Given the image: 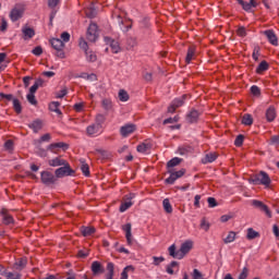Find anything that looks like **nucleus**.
I'll return each instance as SVG.
<instances>
[{
    "label": "nucleus",
    "mask_w": 279,
    "mask_h": 279,
    "mask_svg": "<svg viewBox=\"0 0 279 279\" xmlns=\"http://www.w3.org/2000/svg\"><path fill=\"white\" fill-rule=\"evenodd\" d=\"M99 130H101V128L97 124H92L89 126H87L86 132L88 134V136H93V134H97V132H99Z\"/></svg>",
    "instance_id": "72a5a7b5"
},
{
    "label": "nucleus",
    "mask_w": 279,
    "mask_h": 279,
    "mask_svg": "<svg viewBox=\"0 0 279 279\" xmlns=\"http://www.w3.org/2000/svg\"><path fill=\"white\" fill-rule=\"evenodd\" d=\"M218 156L219 155H217V153H208L202 159V162H203V165H208L210 162H215V160H217Z\"/></svg>",
    "instance_id": "5701e85b"
},
{
    "label": "nucleus",
    "mask_w": 279,
    "mask_h": 279,
    "mask_svg": "<svg viewBox=\"0 0 279 279\" xmlns=\"http://www.w3.org/2000/svg\"><path fill=\"white\" fill-rule=\"evenodd\" d=\"M0 215L2 217V221L5 226H10V223H14V218L8 214V209L2 208L0 211Z\"/></svg>",
    "instance_id": "f3484780"
},
{
    "label": "nucleus",
    "mask_w": 279,
    "mask_h": 279,
    "mask_svg": "<svg viewBox=\"0 0 279 279\" xmlns=\"http://www.w3.org/2000/svg\"><path fill=\"white\" fill-rule=\"evenodd\" d=\"M252 206L258 208V210L265 213V215L268 216L269 219H271V210H269V206H267L265 203L254 199L252 201Z\"/></svg>",
    "instance_id": "6e6552de"
},
{
    "label": "nucleus",
    "mask_w": 279,
    "mask_h": 279,
    "mask_svg": "<svg viewBox=\"0 0 279 279\" xmlns=\"http://www.w3.org/2000/svg\"><path fill=\"white\" fill-rule=\"evenodd\" d=\"M269 70V63H267V61H262L257 69H256V73L260 74V73H265V71Z\"/></svg>",
    "instance_id": "f704fd0d"
},
{
    "label": "nucleus",
    "mask_w": 279,
    "mask_h": 279,
    "mask_svg": "<svg viewBox=\"0 0 279 279\" xmlns=\"http://www.w3.org/2000/svg\"><path fill=\"white\" fill-rule=\"evenodd\" d=\"M182 162V158H179V157H174L172 159H170L168 162H167V169L168 171L169 170H172L173 167H178V165H180Z\"/></svg>",
    "instance_id": "bb28decb"
},
{
    "label": "nucleus",
    "mask_w": 279,
    "mask_h": 279,
    "mask_svg": "<svg viewBox=\"0 0 279 279\" xmlns=\"http://www.w3.org/2000/svg\"><path fill=\"white\" fill-rule=\"evenodd\" d=\"M37 156L40 158H47V149L38 147L36 150Z\"/></svg>",
    "instance_id": "13d9d810"
},
{
    "label": "nucleus",
    "mask_w": 279,
    "mask_h": 279,
    "mask_svg": "<svg viewBox=\"0 0 279 279\" xmlns=\"http://www.w3.org/2000/svg\"><path fill=\"white\" fill-rule=\"evenodd\" d=\"M194 56H195V48L190 47L187 49V53H186V57H185L186 64H191V60H193Z\"/></svg>",
    "instance_id": "a19ab883"
},
{
    "label": "nucleus",
    "mask_w": 279,
    "mask_h": 279,
    "mask_svg": "<svg viewBox=\"0 0 279 279\" xmlns=\"http://www.w3.org/2000/svg\"><path fill=\"white\" fill-rule=\"evenodd\" d=\"M81 234H83L84 236H93V234H95L96 229L95 227H81Z\"/></svg>",
    "instance_id": "393cba45"
},
{
    "label": "nucleus",
    "mask_w": 279,
    "mask_h": 279,
    "mask_svg": "<svg viewBox=\"0 0 279 279\" xmlns=\"http://www.w3.org/2000/svg\"><path fill=\"white\" fill-rule=\"evenodd\" d=\"M130 272H134V266L130 265V266H126L122 272H121V278L120 279H128V274Z\"/></svg>",
    "instance_id": "79ce46f5"
},
{
    "label": "nucleus",
    "mask_w": 279,
    "mask_h": 279,
    "mask_svg": "<svg viewBox=\"0 0 279 279\" xmlns=\"http://www.w3.org/2000/svg\"><path fill=\"white\" fill-rule=\"evenodd\" d=\"M61 40L62 43H69V40H71V34H69L68 32L62 33Z\"/></svg>",
    "instance_id": "0e129e2a"
},
{
    "label": "nucleus",
    "mask_w": 279,
    "mask_h": 279,
    "mask_svg": "<svg viewBox=\"0 0 279 279\" xmlns=\"http://www.w3.org/2000/svg\"><path fill=\"white\" fill-rule=\"evenodd\" d=\"M153 77H154V74H151V72L143 73V78L145 80V82H151Z\"/></svg>",
    "instance_id": "774afa93"
},
{
    "label": "nucleus",
    "mask_w": 279,
    "mask_h": 279,
    "mask_svg": "<svg viewBox=\"0 0 279 279\" xmlns=\"http://www.w3.org/2000/svg\"><path fill=\"white\" fill-rule=\"evenodd\" d=\"M153 265H155L156 267H158V265H160V263H165V257L163 256H160V257H156L154 256L153 257Z\"/></svg>",
    "instance_id": "bf43d9fd"
},
{
    "label": "nucleus",
    "mask_w": 279,
    "mask_h": 279,
    "mask_svg": "<svg viewBox=\"0 0 279 279\" xmlns=\"http://www.w3.org/2000/svg\"><path fill=\"white\" fill-rule=\"evenodd\" d=\"M50 45L56 49V51H62V49H64V41L60 38H52L50 40Z\"/></svg>",
    "instance_id": "aec40b11"
},
{
    "label": "nucleus",
    "mask_w": 279,
    "mask_h": 279,
    "mask_svg": "<svg viewBox=\"0 0 279 279\" xmlns=\"http://www.w3.org/2000/svg\"><path fill=\"white\" fill-rule=\"evenodd\" d=\"M26 98H27V101L32 106H37L38 105V100H36V95L29 93V94H27Z\"/></svg>",
    "instance_id": "8fccbe9b"
},
{
    "label": "nucleus",
    "mask_w": 279,
    "mask_h": 279,
    "mask_svg": "<svg viewBox=\"0 0 279 279\" xmlns=\"http://www.w3.org/2000/svg\"><path fill=\"white\" fill-rule=\"evenodd\" d=\"M32 53L34 54V56H43V47L41 46H37V47H35L33 50H32Z\"/></svg>",
    "instance_id": "680f3d73"
},
{
    "label": "nucleus",
    "mask_w": 279,
    "mask_h": 279,
    "mask_svg": "<svg viewBox=\"0 0 279 279\" xmlns=\"http://www.w3.org/2000/svg\"><path fill=\"white\" fill-rule=\"evenodd\" d=\"M238 36L241 38H245L247 36V31H245V26H240L236 31Z\"/></svg>",
    "instance_id": "5fc2aeb1"
},
{
    "label": "nucleus",
    "mask_w": 279,
    "mask_h": 279,
    "mask_svg": "<svg viewBox=\"0 0 279 279\" xmlns=\"http://www.w3.org/2000/svg\"><path fill=\"white\" fill-rule=\"evenodd\" d=\"M202 112L197 111V109H192L185 117L187 123H197L199 121V117Z\"/></svg>",
    "instance_id": "9d476101"
},
{
    "label": "nucleus",
    "mask_w": 279,
    "mask_h": 279,
    "mask_svg": "<svg viewBox=\"0 0 279 279\" xmlns=\"http://www.w3.org/2000/svg\"><path fill=\"white\" fill-rule=\"evenodd\" d=\"M251 93L254 97H259L260 96V87L259 86H256V85H253L251 87Z\"/></svg>",
    "instance_id": "864d4df0"
},
{
    "label": "nucleus",
    "mask_w": 279,
    "mask_h": 279,
    "mask_svg": "<svg viewBox=\"0 0 279 279\" xmlns=\"http://www.w3.org/2000/svg\"><path fill=\"white\" fill-rule=\"evenodd\" d=\"M7 279H21V274L7 272Z\"/></svg>",
    "instance_id": "69168bd1"
},
{
    "label": "nucleus",
    "mask_w": 279,
    "mask_h": 279,
    "mask_svg": "<svg viewBox=\"0 0 279 279\" xmlns=\"http://www.w3.org/2000/svg\"><path fill=\"white\" fill-rule=\"evenodd\" d=\"M87 62H97V54L93 52L92 50H87L85 52Z\"/></svg>",
    "instance_id": "c03bdc74"
},
{
    "label": "nucleus",
    "mask_w": 279,
    "mask_h": 279,
    "mask_svg": "<svg viewBox=\"0 0 279 279\" xmlns=\"http://www.w3.org/2000/svg\"><path fill=\"white\" fill-rule=\"evenodd\" d=\"M260 236V233L254 230L253 228L247 229L246 239L248 241H254V239H258Z\"/></svg>",
    "instance_id": "cd10ccee"
},
{
    "label": "nucleus",
    "mask_w": 279,
    "mask_h": 279,
    "mask_svg": "<svg viewBox=\"0 0 279 279\" xmlns=\"http://www.w3.org/2000/svg\"><path fill=\"white\" fill-rule=\"evenodd\" d=\"M28 128L33 130L34 134H38L40 130H43V120L36 119L32 123L28 124Z\"/></svg>",
    "instance_id": "a211bd4d"
},
{
    "label": "nucleus",
    "mask_w": 279,
    "mask_h": 279,
    "mask_svg": "<svg viewBox=\"0 0 279 279\" xmlns=\"http://www.w3.org/2000/svg\"><path fill=\"white\" fill-rule=\"evenodd\" d=\"M49 141H51V134L46 133L40 137L39 143H49Z\"/></svg>",
    "instance_id": "e2e57ef3"
},
{
    "label": "nucleus",
    "mask_w": 279,
    "mask_h": 279,
    "mask_svg": "<svg viewBox=\"0 0 279 279\" xmlns=\"http://www.w3.org/2000/svg\"><path fill=\"white\" fill-rule=\"evenodd\" d=\"M180 121V117L175 116L174 118H168L163 120V125H167L169 123H178Z\"/></svg>",
    "instance_id": "4d7b16f0"
},
{
    "label": "nucleus",
    "mask_w": 279,
    "mask_h": 279,
    "mask_svg": "<svg viewBox=\"0 0 279 279\" xmlns=\"http://www.w3.org/2000/svg\"><path fill=\"white\" fill-rule=\"evenodd\" d=\"M105 122H106V116L101 113L96 116V125H99L101 128V125H104Z\"/></svg>",
    "instance_id": "3c124183"
},
{
    "label": "nucleus",
    "mask_w": 279,
    "mask_h": 279,
    "mask_svg": "<svg viewBox=\"0 0 279 279\" xmlns=\"http://www.w3.org/2000/svg\"><path fill=\"white\" fill-rule=\"evenodd\" d=\"M248 269L247 267H244L241 271V274L239 275L238 279H246L247 278V274H248Z\"/></svg>",
    "instance_id": "338daca9"
},
{
    "label": "nucleus",
    "mask_w": 279,
    "mask_h": 279,
    "mask_svg": "<svg viewBox=\"0 0 279 279\" xmlns=\"http://www.w3.org/2000/svg\"><path fill=\"white\" fill-rule=\"evenodd\" d=\"M136 197V194L131 193L129 195H125V201L124 203L121 204L120 206V213H125V210H128L129 208H132L133 204L132 199H134Z\"/></svg>",
    "instance_id": "1a4fd4ad"
},
{
    "label": "nucleus",
    "mask_w": 279,
    "mask_h": 279,
    "mask_svg": "<svg viewBox=\"0 0 279 279\" xmlns=\"http://www.w3.org/2000/svg\"><path fill=\"white\" fill-rule=\"evenodd\" d=\"M12 101L14 111L16 112V114H21V112H23V106L21 105V100L14 98Z\"/></svg>",
    "instance_id": "c9c22d12"
},
{
    "label": "nucleus",
    "mask_w": 279,
    "mask_h": 279,
    "mask_svg": "<svg viewBox=\"0 0 279 279\" xmlns=\"http://www.w3.org/2000/svg\"><path fill=\"white\" fill-rule=\"evenodd\" d=\"M201 228L205 230V232H208L210 230V223L206 221V218H203L201 221Z\"/></svg>",
    "instance_id": "6e6d98bb"
},
{
    "label": "nucleus",
    "mask_w": 279,
    "mask_h": 279,
    "mask_svg": "<svg viewBox=\"0 0 279 279\" xmlns=\"http://www.w3.org/2000/svg\"><path fill=\"white\" fill-rule=\"evenodd\" d=\"M256 0H250V2H244L242 8L245 12H250V10H252V8H256Z\"/></svg>",
    "instance_id": "37998d69"
},
{
    "label": "nucleus",
    "mask_w": 279,
    "mask_h": 279,
    "mask_svg": "<svg viewBox=\"0 0 279 279\" xmlns=\"http://www.w3.org/2000/svg\"><path fill=\"white\" fill-rule=\"evenodd\" d=\"M264 35L266 36L270 45H274V47H278V36H276V33L274 31L267 29L264 32Z\"/></svg>",
    "instance_id": "f8f14e48"
},
{
    "label": "nucleus",
    "mask_w": 279,
    "mask_h": 279,
    "mask_svg": "<svg viewBox=\"0 0 279 279\" xmlns=\"http://www.w3.org/2000/svg\"><path fill=\"white\" fill-rule=\"evenodd\" d=\"M85 14L87 19H95L97 16V9H95V4L90 3L89 7L85 10Z\"/></svg>",
    "instance_id": "b1692460"
},
{
    "label": "nucleus",
    "mask_w": 279,
    "mask_h": 279,
    "mask_svg": "<svg viewBox=\"0 0 279 279\" xmlns=\"http://www.w3.org/2000/svg\"><path fill=\"white\" fill-rule=\"evenodd\" d=\"M134 132H136V126L134 124H126V125L121 126V129H120V134L124 138H128V135L134 134Z\"/></svg>",
    "instance_id": "9b49d317"
},
{
    "label": "nucleus",
    "mask_w": 279,
    "mask_h": 279,
    "mask_svg": "<svg viewBox=\"0 0 279 279\" xmlns=\"http://www.w3.org/2000/svg\"><path fill=\"white\" fill-rule=\"evenodd\" d=\"M40 180L41 184H45V186H53L54 184H58V177L47 170L40 172Z\"/></svg>",
    "instance_id": "7ed1b4c3"
},
{
    "label": "nucleus",
    "mask_w": 279,
    "mask_h": 279,
    "mask_svg": "<svg viewBox=\"0 0 279 279\" xmlns=\"http://www.w3.org/2000/svg\"><path fill=\"white\" fill-rule=\"evenodd\" d=\"M266 119H267L268 123H271L272 121H276V107L270 106L266 110Z\"/></svg>",
    "instance_id": "4be33fe9"
},
{
    "label": "nucleus",
    "mask_w": 279,
    "mask_h": 279,
    "mask_svg": "<svg viewBox=\"0 0 279 279\" xmlns=\"http://www.w3.org/2000/svg\"><path fill=\"white\" fill-rule=\"evenodd\" d=\"M122 230L125 232L128 245H132V223L124 225Z\"/></svg>",
    "instance_id": "6ab92c4d"
},
{
    "label": "nucleus",
    "mask_w": 279,
    "mask_h": 279,
    "mask_svg": "<svg viewBox=\"0 0 279 279\" xmlns=\"http://www.w3.org/2000/svg\"><path fill=\"white\" fill-rule=\"evenodd\" d=\"M22 34H23L24 40H29L31 38H34V36H36V31H34V28L25 25L22 27Z\"/></svg>",
    "instance_id": "2eb2a0df"
},
{
    "label": "nucleus",
    "mask_w": 279,
    "mask_h": 279,
    "mask_svg": "<svg viewBox=\"0 0 279 279\" xmlns=\"http://www.w3.org/2000/svg\"><path fill=\"white\" fill-rule=\"evenodd\" d=\"M102 104V108L104 110H106V112H110V110H112V100L105 98L101 101Z\"/></svg>",
    "instance_id": "ea45409f"
},
{
    "label": "nucleus",
    "mask_w": 279,
    "mask_h": 279,
    "mask_svg": "<svg viewBox=\"0 0 279 279\" xmlns=\"http://www.w3.org/2000/svg\"><path fill=\"white\" fill-rule=\"evenodd\" d=\"M81 171L86 178L90 175V168L88 167V163L84 161V159H81Z\"/></svg>",
    "instance_id": "c756f323"
},
{
    "label": "nucleus",
    "mask_w": 279,
    "mask_h": 279,
    "mask_svg": "<svg viewBox=\"0 0 279 279\" xmlns=\"http://www.w3.org/2000/svg\"><path fill=\"white\" fill-rule=\"evenodd\" d=\"M243 141H245V136L243 134L238 135L234 141L235 147H241L243 145Z\"/></svg>",
    "instance_id": "603ef678"
},
{
    "label": "nucleus",
    "mask_w": 279,
    "mask_h": 279,
    "mask_svg": "<svg viewBox=\"0 0 279 279\" xmlns=\"http://www.w3.org/2000/svg\"><path fill=\"white\" fill-rule=\"evenodd\" d=\"M118 97H119L120 101H129L130 100V94H128L125 92V89H120Z\"/></svg>",
    "instance_id": "a18cd8bd"
},
{
    "label": "nucleus",
    "mask_w": 279,
    "mask_h": 279,
    "mask_svg": "<svg viewBox=\"0 0 279 279\" xmlns=\"http://www.w3.org/2000/svg\"><path fill=\"white\" fill-rule=\"evenodd\" d=\"M97 38H99V34H97V24L92 23L87 28V40H89V43H96Z\"/></svg>",
    "instance_id": "0eeeda50"
},
{
    "label": "nucleus",
    "mask_w": 279,
    "mask_h": 279,
    "mask_svg": "<svg viewBox=\"0 0 279 279\" xmlns=\"http://www.w3.org/2000/svg\"><path fill=\"white\" fill-rule=\"evenodd\" d=\"M248 182L251 184L265 186V189H269L271 184V178H269V174L265 171H259L257 174H253Z\"/></svg>",
    "instance_id": "f03ea898"
},
{
    "label": "nucleus",
    "mask_w": 279,
    "mask_h": 279,
    "mask_svg": "<svg viewBox=\"0 0 279 279\" xmlns=\"http://www.w3.org/2000/svg\"><path fill=\"white\" fill-rule=\"evenodd\" d=\"M254 123V118H252V114L245 113L242 117V124L243 125H252Z\"/></svg>",
    "instance_id": "e433bc0d"
},
{
    "label": "nucleus",
    "mask_w": 279,
    "mask_h": 279,
    "mask_svg": "<svg viewBox=\"0 0 279 279\" xmlns=\"http://www.w3.org/2000/svg\"><path fill=\"white\" fill-rule=\"evenodd\" d=\"M104 271H106V269L100 262L96 260L92 263V272L94 274V276H99V274H104Z\"/></svg>",
    "instance_id": "dca6fc26"
},
{
    "label": "nucleus",
    "mask_w": 279,
    "mask_h": 279,
    "mask_svg": "<svg viewBox=\"0 0 279 279\" xmlns=\"http://www.w3.org/2000/svg\"><path fill=\"white\" fill-rule=\"evenodd\" d=\"M162 206L163 210L168 213V215H171V213H173V207L171 206V202L169 201V198H165L162 201Z\"/></svg>",
    "instance_id": "473e14b6"
},
{
    "label": "nucleus",
    "mask_w": 279,
    "mask_h": 279,
    "mask_svg": "<svg viewBox=\"0 0 279 279\" xmlns=\"http://www.w3.org/2000/svg\"><path fill=\"white\" fill-rule=\"evenodd\" d=\"M105 43L110 46L112 53H119V51H121V46H119V41L110 37H105Z\"/></svg>",
    "instance_id": "ddd939ff"
},
{
    "label": "nucleus",
    "mask_w": 279,
    "mask_h": 279,
    "mask_svg": "<svg viewBox=\"0 0 279 279\" xmlns=\"http://www.w3.org/2000/svg\"><path fill=\"white\" fill-rule=\"evenodd\" d=\"M168 173H170V177L166 179V184H174L175 180H179V178H182V175L186 173V169H181L175 172H173V170H168Z\"/></svg>",
    "instance_id": "423d86ee"
},
{
    "label": "nucleus",
    "mask_w": 279,
    "mask_h": 279,
    "mask_svg": "<svg viewBox=\"0 0 279 279\" xmlns=\"http://www.w3.org/2000/svg\"><path fill=\"white\" fill-rule=\"evenodd\" d=\"M26 266H27V259H25V258H20L14 264L15 269H17L20 271H21V269H25Z\"/></svg>",
    "instance_id": "4c0bfd02"
},
{
    "label": "nucleus",
    "mask_w": 279,
    "mask_h": 279,
    "mask_svg": "<svg viewBox=\"0 0 279 279\" xmlns=\"http://www.w3.org/2000/svg\"><path fill=\"white\" fill-rule=\"evenodd\" d=\"M236 239V232L230 231L227 238L223 239V243L228 245V243H234Z\"/></svg>",
    "instance_id": "58836bf2"
},
{
    "label": "nucleus",
    "mask_w": 279,
    "mask_h": 279,
    "mask_svg": "<svg viewBox=\"0 0 279 279\" xmlns=\"http://www.w3.org/2000/svg\"><path fill=\"white\" fill-rule=\"evenodd\" d=\"M189 96L187 95H183L182 97L180 98H175L173 101H172V105L175 106L177 108H182V106H184V101H186V98Z\"/></svg>",
    "instance_id": "2f4dec72"
},
{
    "label": "nucleus",
    "mask_w": 279,
    "mask_h": 279,
    "mask_svg": "<svg viewBox=\"0 0 279 279\" xmlns=\"http://www.w3.org/2000/svg\"><path fill=\"white\" fill-rule=\"evenodd\" d=\"M178 265H180L178 262H175V260L171 262V263L166 267L167 274H169L170 276H173V274H174L173 268H174V267H178Z\"/></svg>",
    "instance_id": "de8ad7c7"
},
{
    "label": "nucleus",
    "mask_w": 279,
    "mask_h": 279,
    "mask_svg": "<svg viewBox=\"0 0 279 279\" xmlns=\"http://www.w3.org/2000/svg\"><path fill=\"white\" fill-rule=\"evenodd\" d=\"M207 203L209 208H215L217 206V199L215 197H208Z\"/></svg>",
    "instance_id": "052dcab7"
},
{
    "label": "nucleus",
    "mask_w": 279,
    "mask_h": 279,
    "mask_svg": "<svg viewBox=\"0 0 279 279\" xmlns=\"http://www.w3.org/2000/svg\"><path fill=\"white\" fill-rule=\"evenodd\" d=\"M193 250V241H185L184 243L181 244L180 250L177 251L175 244H172L169 246L168 252L169 256L172 258H177L178 260H182L189 252Z\"/></svg>",
    "instance_id": "f257e3e1"
},
{
    "label": "nucleus",
    "mask_w": 279,
    "mask_h": 279,
    "mask_svg": "<svg viewBox=\"0 0 279 279\" xmlns=\"http://www.w3.org/2000/svg\"><path fill=\"white\" fill-rule=\"evenodd\" d=\"M66 162H69L68 160H64L60 157H57L54 159H50L48 161L49 167H64V165H66Z\"/></svg>",
    "instance_id": "412c9836"
},
{
    "label": "nucleus",
    "mask_w": 279,
    "mask_h": 279,
    "mask_svg": "<svg viewBox=\"0 0 279 279\" xmlns=\"http://www.w3.org/2000/svg\"><path fill=\"white\" fill-rule=\"evenodd\" d=\"M4 149H5V151H9V154H12V151H14V141L8 140L4 143Z\"/></svg>",
    "instance_id": "09e8293b"
},
{
    "label": "nucleus",
    "mask_w": 279,
    "mask_h": 279,
    "mask_svg": "<svg viewBox=\"0 0 279 279\" xmlns=\"http://www.w3.org/2000/svg\"><path fill=\"white\" fill-rule=\"evenodd\" d=\"M48 151L54 153L56 149H62L63 151H66L69 149V144L64 142H59V143H52L47 147Z\"/></svg>",
    "instance_id": "4468645a"
},
{
    "label": "nucleus",
    "mask_w": 279,
    "mask_h": 279,
    "mask_svg": "<svg viewBox=\"0 0 279 279\" xmlns=\"http://www.w3.org/2000/svg\"><path fill=\"white\" fill-rule=\"evenodd\" d=\"M54 175L57 177V180H59L60 178L73 177L75 175V170H73L71 168V165L66 162L54 171Z\"/></svg>",
    "instance_id": "20e7f679"
},
{
    "label": "nucleus",
    "mask_w": 279,
    "mask_h": 279,
    "mask_svg": "<svg viewBox=\"0 0 279 279\" xmlns=\"http://www.w3.org/2000/svg\"><path fill=\"white\" fill-rule=\"evenodd\" d=\"M49 110H51V112H56L59 116H62V111L60 110V102L58 101H52L49 105Z\"/></svg>",
    "instance_id": "7c9ffc66"
},
{
    "label": "nucleus",
    "mask_w": 279,
    "mask_h": 279,
    "mask_svg": "<svg viewBox=\"0 0 279 279\" xmlns=\"http://www.w3.org/2000/svg\"><path fill=\"white\" fill-rule=\"evenodd\" d=\"M25 12V8L23 4H16L10 12V19L13 23H16L19 19H23V14Z\"/></svg>",
    "instance_id": "39448f33"
},
{
    "label": "nucleus",
    "mask_w": 279,
    "mask_h": 279,
    "mask_svg": "<svg viewBox=\"0 0 279 279\" xmlns=\"http://www.w3.org/2000/svg\"><path fill=\"white\" fill-rule=\"evenodd\" d=\"M151 149V143L148 141H145L144 143L137 145V151L140 154H145L146 151H149Z\"/></svg>",
    "instance_id": "a878e982"
},
{
    "label": "nucleus",
    "mask_w": 279,
    "mask_h": 279,
    "mask_svg": "<svg viewBox=\"0 0 279 279\" xmlns=\"http://www.w3.org/2000/svg\"><path fill=\"white\" fill-rule=\"evenodd\" d=\"M136 45H138V43L136 41V38L129 37L126 39V49H134V47H136Z\"/></svg>",
    "instance_id": "49530a36"
},
{
    "label": "nucleus",
    "mask_w": 279,
    "mask_h": 279,
    "mask_svg": "<svg viewBox=\"0 0 279 279\" xmlns=\"http://www.w3.org/2000/svg\"><path fill=\"white\" fill-rule=\"evenodd\" d=\"M107 271L106 279H112L114 278V264L112 262H109L107 264Z\"/></svg>",
    "instance_id": "c85d7f7f"
}]
</instances>
